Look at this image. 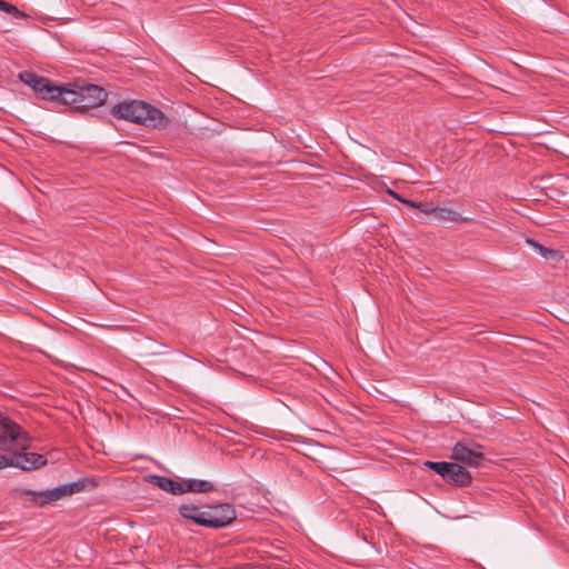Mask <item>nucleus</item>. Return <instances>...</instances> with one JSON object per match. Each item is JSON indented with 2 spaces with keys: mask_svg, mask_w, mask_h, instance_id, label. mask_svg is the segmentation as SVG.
I'll return each instance as SVG.
<instances>
[{
  "mask_svg": "<svg viewBox=\"0 0 569 569\" xmlns=\"http://www.w3.org/2000/svg\"><path fill=\"white\" fill-rule=\"evenodd\" d=\"M80 110L97 108L107 99V92L99 86L87 84L80 87Z\"/></svg>",
  "mask_w": 569,
  "mask_h": 569,
  "instance_id": "obj_8",
  "label": "nucleus"
},
{
  "mask_svg": "<svg viewBox=\"0 0 569 569\" xmlns=\"http://www.w3.org/2000/svg\"><path fill=\"white\" fill-rule=\"evenodd\" d=\"M435 217L438 220L451 222H469L470 218L462 217L458 211L448 207H436Z\"/></svg>",
  "mask_w": 569,
  "mask_h": 569,
  "instance_id": "obj_11",
  "label": "nucleus"
},
{
  "mask_svg": "<svg viewBox=\"0 0 569 569\" xmlns=\"http://www.w3.org/2000/svg\"><path fill=\"white\" fill-rule=\"evenodd\" d=\"M401 202L411 208H416V209H417V206H419V203H420V202H416V201H411V200H407V199L401 200Z\"/></svg>",
  "mask_w": 569,
  "mask_h": 569,
  "instance_id": "obj_20",
  "label": "nucleus"
},
{
  "mask_svg": "<svg viewBox=\"0 0 569 569\" xmlns=\"http://www.w3.org/2000/svg\"><path fill=\"white\" fill-rule=\"evenodd\" d=\"M184 493H206L213 490L214 486L208 480L200 479H183Z\"/></svg>",
  "mask_w": 569,
  "mask_h": 569,
  "instance_id": "obj_10",
  "label": "nucleus"
},
{
  "mask_svg": "<svg viewBox=\"0 0 569 569\" xmlns=\"http://www.w3.org/2000/svg\"><path fill=\"white\" fill-rule=\"evenodd\" d=\"M236 519V511L229 503L208 507L202 511L200 526L207 528H223Z\"/></svg>",
  "mask_w": 569,
  "mask_h": 569,
  "instance_id": "obj_5",
  "label": "nucleus"
},
{
  "mask_svg": "<svg viewBox=\"0 0 569 569\" xmlns=\"http://www.w3.org/2000/svg\"><path fill=\"white\" fill-rule=\"evenodd\" d=\"M62 498L78 493L84 489V482L81 480L59 486Z\"/></svg>",
  "mask_w": 569,
  "mask_h": 569,
  "instance_id": "obj_15",
  "label": "nucleus"
},
{
  "mask_svg": "<svg viewBox=\"0 0 569 569\" xmlns=\"http://www.w3.org/2000/svg\"><path fill=\"white\" fill-rule=\"evenodd\" d=\"M451 457L470 467H478L485 458L483 447L473 441H458Z\"/></svg>",
  "mask_w": 569,
  "mask_h": 569,
  "instance_id": "obj_6",
  "label": "nucleus"
},
{
  "mask_svg": "<svg viewBox=\"0 0 569 569\" xmlns=\"http://www.w3.org/2000/svg\"><path fill=\"white\" fill-rule=\"evenodd\" d=\"M146 480L167 492L172 488V479L163 476L150 475Z\"/></svg>",
  "mask_w": 569,
  "mask_h": 569,
  "instance_id": "obj_14",
  "label": "nucleus"
},
{
  "mask_svg": "<svg viewBox=\"0 0 569 569\" xmlns=\"http://www.w3.org/2000/svg\"><path fill=\"white\" fill-rule=\"evenodd\" d=\"M389 194H391L395 199L399 200L401 202V200H405L403 198H401L398 193H396L395 191L392 190H388Z\"/></svg>",
  "mask_w": 569,
  "mask_h": 569,
  "instance_id": "obj_21",
  "label": "nucleus"
},
{
  "mask_svg": "<svg viewBox=\"0 0 569 569\" xmlns=\"http://www.w3.org/2000/svg\"><path fill=\"white\" fill-rule=\"evenodd\" d=\"M19 79L32 88L41 99L80 109V102H82L80 99V87L70 89L64 86H56L49 79L30 71L20 72Z\"/></svg>",
  "mask_w": 569,
  "mask_h": 569,
  "instance_id": "obj_1",
  "label": "nucleus"
},
{
  "mask_svg": "<svg viewBox=\"0 0 569 569\" xmlns=\"http://www.w3.org/2000/svg\"><path fill=\"white\" fill-rule=\"evenodd\" d=\"M202 511L194 505L183 503L179 507V513L184 519L192 520L194 523L200 526V519L202 518Z\"/></svg>",
  "mask_w": 569,
  "mask_h": 569,
  "instance_id": "obj_12",
  "label": "nucleus"
},
{
  "mask_svg": "<svg viewBox=\"0 0 569 569\" xmlns=\"http://www.w3.org/2000/svg\"><path fill=\"white\" fill-rule=\"evenodd\" d=\"M30 447V436L9 417L0 413V450L18 451Z\"/></svg>",
  "mask_w": 569,
  "mask_h": 569,
  "instance_id": "obj_3",
  "label": "nucleus"
},
{
  "mask_svg": "<svg viewBox=\"0 0 569 569\" xmlns=\"http://www.w3.org/2000/svg\"><path fill=\"white\" fill-rule=\"evenodd\" d=\"M171 495H183L184 493V487H183V479L177 481L172 479V488L168 491Z\"/></svg>",
  "mask_w": 569,
  "mask_h": 569,
  "instance_id": "obj_17",
  "label": "nucleus"
},
{
  "mask_svg": "<svg viewBox=\"0 0 569 569\" xmlns=\"http://www.w3.org/2000/svg\"><path fill=\"white\" fill-rule=\"evenodd\" d=\"M12 467L21 470H33L47 465V458L36 452H27V450L11 451Z\"/></svg>",
  "mask_w": 569,
  "mask_h": 569,
  "instance_id": "obj_7",
  "label": "nucleus"
},
{
  "mask_svg": "<svg viewBox=\"0 0 569 569\" xmlns=\"http://www.w3.org/2000/svg\"><path fill=\"white\" fill-rule=\"evenodd\" d=\"M23 495L29 496L30 501L40 507L62 498L59 486L44 491L23 490Z\"/></svg>",
  "mask_w": 569,
  "mask_h": 569,
  "instance_id": "obj_9",
  "label": "nucleus"
},
{
  "mask_svg": "<svg viewBox=\"0 0 569 569\" xmlns=\"http://www.w3.org/2000/svg\"><path fill=\"white\" fill-rule=\"evenodd\" d=\"M417 209L425 214H433L435 216V212H436V206H432L429 203L420 202L419 206H417Z\"/></svg>",
  "mask_w": 569,
  "mask_h": 569,
  "instance_id": "obj_18",
  "label": "nucleus"
},
{
  "mask_svg": "<svg viewBox=\"0 0 569 569\" xmlns=\"http://www.w3.org/2000/svg\"><path fill=\"white\" fill-rule=\"evenodd\" d=\"M526 241L547 260H559L561 258L560 252L557 250L548 249L532 239H527Z\"/></svg>",
  "mask_w": 569,
  "mask_h": 569,
  "instance_id": "obj_13",
  "label": "nucleus"
},
{
  "mask_svg": "<svg viewBox=\"0 0 569 569\" xmlns=\"http://www.w3.org/2000/svg\"><path fill=\"white\" fill-rule=\"evenodd\" d=\"M110 112L117 119L156 129L166 128L168 124V118L161 110L139 100L120 102Z\"/></svg>",
  "mask_w": 569,
  "mask_h": 569,
  "instance_id": "obj_2",
  "label": "nucleus"
},
{
  "mask_svg": "<svg viewBox=\"0 0 569 569\" xmlns=\"http://www.w3.org/2000/svg\"><path fill=\"white\" fill-rule=\"evenodd\" d=\"M12 467L11 457L0 453V470Z\"/></svg>",
  "mask_w": 569,
  "mask_h": 569,
  "instance_id": "obj_19",
  "label": "nucleus"
},
{
  "mask_svg": "<svg viewBox=\"0 0 569 569\" xmlns=\"http://www.w3.org/2000/svg\"><path fill=\"white\" fill-rule=\"evenodd\" d=\"M0 11L12 14L16 18H23L26 14L13 4L0 0Z\"/></svg>",
  "mask_w": 569,
  "mask_h": 569,
  "instance_id": "obj_16",
  "label": "nucleus"
},
{
  "mask_svg": "<svg viewBox=\"0 0 569 569\" xmlns=\"http://www.w3.org/2000/svg\"><path fill=\"white\" fill-rule=\"evenodd\" d=\"M425 466L451 485L466 487L471 483L470 472L456 462L425 461Z\"/></svg>",
  "mask_w": 569,
  "mask_h": 569,
  "instance_id": "obj_4",
  "label": "nucleus"
}]
</instances>
